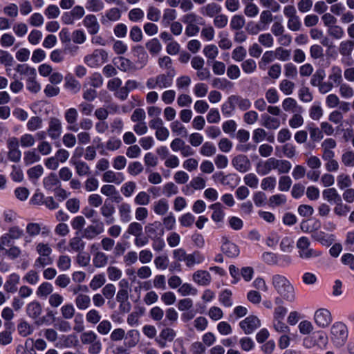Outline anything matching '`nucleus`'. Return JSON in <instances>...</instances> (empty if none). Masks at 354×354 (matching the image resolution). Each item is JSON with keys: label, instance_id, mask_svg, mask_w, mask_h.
I'll use <instances>...</instances> for the list:
<instances>
[{"label": "nucleus", "instance_id": "obj_1", "mask_svg": "<svg viewBox=\"0 0 354 354\" xmlns=\"http://www.w3.org/2000/svg\"><path fill=\"white\" fill-rule=\"evenodd\" d=\"M271 283L273 288L282 299L289 302L295 299V289L290 281L284 276L279 274L272 277Z\"/></svg>", "mask_w": 354, "mask_h": 354}, {"label": "nucleus", "instance_id": "obj_2", "mask_svg": "<svg viewBox=\"0 0 354 354\" xmlns=\"http://www.w3.org/2000/svg\"><path fill=\"white\" fill-rule=\"evenodd\" d=\"M330 333L331 341L336 347L339 348L345 344L348 337V329L345 324L335 323L331 327Z\"/></svg>", "mask_w": 354, "mask_h": 354}, {"label": "nucleus", "instance_id": "obj_3", "mask_svg": "<svg viewBox=\"0 0 354 354\" xmlns=\"http://www.w3.org/2000/svg\"><path fill=\"white\" fill-rule=\"evenodd\" d=\"M107 61L108 53L104 49H95L84 58V63L91 68L98 67Z\"/></svg>", "mask_w": 354, "mask_h": 354}, {"label": "nucleus", "instance_id": "obj_4", "mask_svg": "<svg viewBox=\"0 0 354 354\" xmlns=\"http://www.w3.org/2000/svg\"><path fill=\"white\" fill-rule=\"evenodd\" d=\"M314 320L319 327L326 328L332 322L331 314L326 308H319L315 313Z\"/></svg>", "mask_w": 354, "mask_h": 354}, {"label": "nucleus", "instance_id": "obj_5", "mask_svg": "<svg viewBox=\"0 0 354 354\" xmlns=\"http://www.w3.org/2000/svg\"><path fill=\"white\" fill-rule=\"evenodd\" d=\"M62 132V124L61 120L55 117L49 119L47 133L52 140L59 138Z\"/></svg>", "mask_w": 354, "mask_h": 354}, {"label": "nucleus", "instance_id": "obj_6", "mask_svg": "<svg viewBox=\"0 0 354 354\" xmlns=\"http://www.w3.org/2000/svg\"><path fill=\"white\" fill-rule=\"evenodd\" d=\"M239 326L245 334L249 335L260 327L261 322L257 317L250 315L241 321Z\"/></svg>", "mask_w": 354, "mask_h": 354}, {"label": "nucleus", "instance_id": "obj_7", "mask_svg": "<svg viewBox=\"0 0 354 354\" xmlns=\"http://www.w3.org/2000/svg\"><path fill=\"white\" fill-rule=\"evenodd\" d=\"M104 230V228L102 222H100L96 225H89L84 229L82 236L87 240H92L103 233Z\"/></svg>", "mask_w": 354, "mask_h": 354}, {"label": "nucleus", "instance_id": "obj_8", "mask_svg": "<svg viewBox=\"0 0 354 354\" xmlns=\"http://www.w3.org/2000/svg\"><path fill=\"white\" fill-rule=\"evenodd\" d=\"M232 164L234 168L240 172H246L250 169L251 166L248 158L243 154L235 156L232 160Z\"/></svg>", "mask_w": 354, "mask_h": 354}, {"label": "nucleus", "instance_id": "obj_9", "mask_svg": "<svg viewBox=\"0 0 354 354\" xmlns=\"http://www.w3.org/2000/svg\"><path fill=\"white\" fill-rule=\"evenodd\" d=\"M145 230L148 237L151 239L161 236L164 233V229L160 221H154L153 223H148L145 227Z\"/></svg>", "mask_w": 354, "mask_h": 354}, {"label": "nucleus", "instance_id": "obj_10", "mask_svg": "<svg viewBox=\"0 0 354 354\" xmlns=\"http://www.w3.org/2000/svg\"><path fill=\"white\" fill-rule=\"evenodd\" d=\"M83 24L90 35H95L100 30V24L94 15H87L83 19Z\"/></svg>", "mask_w": 354, "mask_h": 354}, {"label": "nucleus", "instance_id": "obj_11", "mask_svg": "<svg viewBox=\"0 0 354 354\" xmlns=\"http://www.w3.org/2000/svg\"><path fill=\"white\" fill-rule=\"evenodd\" d=\"M134 56L137 58L135 64L138 69L142 68L148 62V55L142 46H136L133 48Z\"/></svg>", "mask_w": 354, "mask_h": 354}, {"label": "nucleus", "instance_id": "obj_12", "mask_svg": "<svg viewBox=\"0 0 354 354\" xmlns=\"http://www.w3.org/2000/svg\"><path fill=\"white\" fill-rule=\"evenodd\" d=\"M100 210L102 216L106 218V223L107 225L112 224L114 222L113 214L115 212V209L111 202L105 201L104 204L101 205Z\"/></svg>", "mask_w": 354, "mask_h": 354}, {"label": "nucleus", "instance_id": "obj_13", "mask_svg": "<svg viewBox=\"0 0 354 354\" xmlns=\"http://www.w3.org/2000/svg\"><path fill=\"white\" fill-rule=\"evenodd\" d=\"M71 162L75 167L76 174L79 176H88L91 174V169L88 165L83 160H77L76 153H73Z\"/></svg>", "mask_w": 354, "mask_h": 354}, {"label": "nucleus", "instance_id": "obj_14", "mask_svg": "<svg viewBox=\"0 0 354 354\" xmlns=\"http://www.w3.org/2000/svg\"><path fill=\"white\" fill-rule=\"evenodd\" d=\"M221 6L215 2L206 4L200 8L201 15L212 18L221 12Z\"/></svg>", "mask_w": 354, "mask_h": 354}, {"label": "nucleus", "instance_id": "obj_15", "mask_svg": "<svg viewBox=\"0 0 354 354\" xmlns=\"http://www.w3.org/2000/svg\"><path fill=\"white\" fill-rule=\"evenodd\" d=\"M272 169H275V158H270L264 162H259L257 165V172L265 176L268 174Z\"/></svg>", "mask_w": 354, "mask_h": 354}, {"label": "nucleus", "instance_id": "obj_16", "mask_svg": "<svg viewBox=\"0 0 354 354\" xmlns=\"http://www.w3.org/2000/svg\"><path fill=\"white\" fill-rule=\"evenodd\" d=\"M192 279L199 286H206L210 283L212 277L206 270H197L193 274Z\"/></svg>", "mask_w": 354, "mask_h": 354}, {"label": "nucleus", "instance_id": "obj_17", "mask_svg": "<svg viewBox=\"0 0 354 354\" xmlns=\"http://www.w3.org/2000/svg\"><path fill=\"white\" fill-rule=\"evenodd\" d=\"M43 185L46 189L54 191L61 186L60 181L55 173H50L43 179Z\"/></svg>", "mask_w": 354, "mask_h": 354}, {"label": "nucleus", "instance_id": "obj_18", "mask_svg": "<svg viewBox=\"0 0 354 354\" xmlns=\"http://www.w3.org/2000/svg\"><path fill=\"white\" fill-rule=\"evenodd\" d=\"M232 106H237L241 110L245 111L251 106L250 101L237 95H232L228 99Z\"/></svg>", "mask_w": 354, "mask_h": 354}, {"label": "nucleus", "instance_id": "obj_19", "mask_svg": "<svg viewBox=\"0 0 354 354\" xmlns=\"http://www.w3.org/2000/svg\"><path fill=\"white\" fill-rule=\"evenodd\" d=\"M118 208L121 222L129 223L131 220V205L127 203H122Z\"/></svg>", "mask_w": 354, "mask_h": 354}, {"label": "nucleus", "instance_id": "obj_20", "mask_svg": "<svg viewBox=\"0 0 354 354\" xmlns=\"http://www.w3.org/2000/svg\"><path fill=\"white\" fill-rule=\"evenodd\" d=\"M261 124L268 129H277L280 126V120L272 117L268 113L261 115Z\"/></svg>", "mask_w": 354, "mask_h": 354}, {"label": "nucleus", "instance_id": "obj_21", "mask_svg": "<svg viewBox=\"0 0 354 354\" xmlns=\"http://www.w3.org/2000/svg\"><path fill=\"white\" fill-rule=\"evenodd\" d=\"M42 313V308L40 303L37 301H33L29 303L26 306V313L32 319L38 318Z\"/></svg>", "mask_w": 354, "mask_h": 354}, {"label": "nucleus", "instance_id": "obj_22", "mask_svg": "<svg viewBox=\"0 0 354 354\" xmlns=\"http://www.w3.org/2000/svg\"><path fill=\"white\" fill-rule=\"evenodd\" d=\"M124 177L120 173H115L112 170H107L102 175V180L108 183L120 184Z\"/></svg>", "mask_w": 354, "mask_h": 354}, {"label": "nucleus", "instance_id": "obj_23", "mask_svg": "<svg viewBox=\"0 0 354 354\" xmlns=\"http://www.w3.org/2000/svg\"><path fill=\"white\" fill-rule=\"evenodd\" d=\"M53 292V285L47 281L41 283L37 289L36 295L40 299H46Z\"/></svg>", "mask_w": 354, "mask_h": 354}, {"label": "nucleus", "instance_id": "obj_24", "mask_svg": "<svg viewBox=\"0 0 354 354\" xmlns=\"http://www.w3.org/2000/svg\"><path fill=\"white\" fill-rule=\"evenodd\" d=\"M322 196L324 200L328 201L329 203H334L336 204L339 201H342V198L337 189L334 187L328 188L323 191Z\"/></svg>", "mask_w": 354, "mask_h": 354}, {"label": "nucleus", "instance_id": "obj_25", "mask_svg": "<svg viewBox=\"0 0 354 354\" xmlns=\"http://www.w3.org/2000/svg\"><path fill=\"white\" fill-rule=\"evenodd\" d=\"M19 283V276L13 273L10 274L3 286L4 290L7 292L13 293L17 290V284Z\"/></svg>", "mask_w": 354, "mask_h": 354}, {"label": "nucleus", "instance_id": "obj_26", "mask_svg": "<svg viewBox=\"0 0 354 354\" xmlns=\"http://www.w3.org/2000/svg\"><path fill=\"white\" fill-rule=\"evenodd\" d=\"M313 238L323 245L329 246L335 241L334 235L326 234L324 232H318L313 234Z\"/></svg>", "mask_w": 354, "mask_h": 354}, {"label": "nucleus", "instance_id": "obj_27", "mask_svg": "<svg viewBox=\"0 0 354 354\" xmlns=\"http://www.w3.org/2000/svg\"><path fill=\"white\" fill-rule=\"evenodd\" d=\"M65 88L70 90L73 93H77L81 89L80 83L75 79L73 75L68 74L65 76Z\"/></svg>", "mask_w": 354, "mask_h": 354}, {"label": "nucleus", "instance_id": "obj_28", "mask_svg": "<svg viewBox=\"0 0 354 354\" xmlns=\"http://www.w3.org/2000/svg\"><path fill=\"white\" fill-rule=\"evenodd\" d=\"M109 261V257L104 252L97 251L93 254V264L97 268H104Z\"/></svg>", "mask_w": 354, "mask_h": 354}, {"label": "nucleus", "instance_id": "obj_29", "mask_svg": "<svg viewBox=\"0 0 354 354\" xmlns=\"http://www.w3.org/2000/svg\"><path fill=\"white\" fill-rule=\"evenodd\" d=\"M205 257L198 251H195L192 254H187L185 265L192 268L195 264H199L204 261Z\"/></svg>", "mask_w": 354, "mask_h": 354}, {"label": "nucleus", "instance_id": "obj_30", "mask_svg": "<svg viewBox=\"0 0 354 354\" xmlns=\"http://www.w3.org/2000/svg\"><path fill=\"white\" fill-rule=\"evenodd\" d=\"M354 49V40L347 39L340 42L339 53L344 57L350 56Z\"/></svg>", "mask_w": 354, "mask_h": 354}, {"label": "nucleus", "instance_id": "obj_31", "mask_svg": "<svg viewBox=\"0 0 354 354\" xmlns=\"http://www.w3.org/2000/svg\"><path fill=\"white\" fill-rule=\"evenodd\" d=\"M120 66L118 68L123 72H132L139 70L135 63L124 57H119Z\"/></svg>", "mask_w": 354, "mask_h": 354}, {"label": "nucleus", "instance_id": "obj_32", "mask_svg": "<svg viewBox=\"0 0 354 354\" xmlns=\"http://www.w3.org/2000/svg\"><path fill=\"white\" fill-rule=\"evenodd\" d=\"M68 246L71 251L82 252L85 248V242L80 236H75L69 240Z\"/></svg>", "mask_w": 354, "mask_h": 354}, {"label": "nucleus", "instance_id": "obj_33", "mask_svg": "<svg viewBox=\"0 0 354 354\" xmlns=\"http://www.w3.org/2000/svg\"><path fill=\"white\" fill-rule=\"evenodd\" d=\"M221 248L223 252L229 257H235L239 253L237 245L229 241H225Z\"/></svg>", "mask_w": 354, "mask_h": 354}, {"label": "nucleus", "instance_id": "obj_34", "mask_svg": "<svg viewBox=\"0 0 354 354\" xmlns=\"http://www.w3.org/2000/svg\"><path fill=\"white\" fill-rule=\"evenodd\" d=\"M209 208L213 210L212 214V219L215 222H221L223 220L225 213L223 210V205L221 203H216L209 206Z\"/></svg>", "mask_w": 354, "mask_h": 354}, {"label": "nucleus", "instance_id": "obj_35", "mask_svg": "<svg viewBox=\"0 0 354 354\" xmlns=\"http://www.w3.org/2000/svg\"><path fill=\"white\" fill-rule=\"evenodd\" d=\"M75 303L79 310H86L91 304V298L87 295L80 293L76 297Z\"/></svg>", "mask_w": 354, "mask_h": 354}, {"label": "nucleus", "instance_id": "obj_36", "mask_svg": "<svg viewBox=\"0 0 354 354\" xmlns=\"http://www.w3.org/2000/svg\"><path fill=\"white\" fill-rule=\"evenodd\" d=\"M173 75L160 74L156 77L157 87L160 89L169 88L172 84Z\"/></svg>", "mask_w": 354, "mask_h": 354}, {"label": "nucleus", "instance_id": "obj_37", "mask_svg": "<svg viewBox=\"0 0 354 354\" xmlns=\"http://www.w3.org/2000/svg\"><path fill=\"white\" fill-rule=\"evenodd\" d=\"M169 210V203L165 198H161L154 203L153 211L158 215H165Z\"/></svg>", "mask_w": 354, "mask_h": 354}, {"label": "nucleus", "instance_id": "obj_38", "mask_svg": "<svg viewBox=\"0 0 354 354\" xmlns=\"http://www.w3.org/2000/svg\"><path fill=\"white\" fill-rule=\"evenodd\" d=\"M106 283V277L104 274H95L91 279L89 287L92 290H97L102 287Z\"/></svg>", "mask_w": 354, "mask_h": 354}, {"label": "nucleus", "instance_id": "obj_39", "mask_svg": "<svg viewBox=\"0 0 354 354\" xmlns=\"http://www.w3.org/2000/svg\"><path fill=\"white\" fill-rule=\"evenodd\" d=\"M279 88L283 94L290 95L295 90V84L288 79H284L280 82Z\"/></svg>", "mask_w": 354, "mask_h": 354}, {"label": "nucleus", "instance_id": "obj_40", "mask_svg": "<svg viewBox=\"0 0 354 354\" xmlns=\"http://www.w3.org/2000/svg\"><path fill=\"white\" fill-rule=\"evenodd\" d=\"M315 346L320 348H326L328 344V336L323 332L319 331L313 333Z\"/></svg>", "mask_w": 354, "mask_h": 354}, {"label": "nucleus", "instance_id": "obj_41", "mask_svg": "<svg viewBox=\"0 0 354 354\" xmlns=\"http://www.w3.org/2000/svg\"><path fill=\"white\" fill-rule=\"evenodd\" d=\"M299 257L303 259H309L310 258H316L322 254V252L313 248H307L299 250Z\"/></svg>", "mask_w": 354, "mask_h": 354}, {"label": "nucleus", "instance_id": "obj_42", "mask_svg": "<svg viewBox=\"0 0 354 354\" xmlns=\"http://www.w3.org/2000/svg\"><path fill=\"white\" fill-rule=\"evenodd\" d=\"M170 128L172 132L177 136L187 137L188 135L187 129L178 120L173 121L170 124Z\"/></svg>", "mask_w": 354, "mask_h": 354}, {"label": "nucleus", "instance_id": "obj_43", "mask_svg": "<svg viewBox=\"0 0 354 354\" xmlns=\"http://www.w3.org/2000/svg\"><path fill=\"white\" fill-rule=\"evenodd\" d=\"M53 258L50 256H40L35 259L34 263V268L36 269L44 268L47 266L53 263Z\"/></svg>", "mask_w": 354, "mask_h": 354}, {"label": "nucleus", "instance_id": "obj_44", "mask_svg": "<svg viewBox=\"0 0 354 354\" xmlns=\"http://www.w3.org/2000/svg\"><path fill=\"white\" fill-rule=\"evenodd\" d=\"M17 331L21 336L27 337L33 332V328L26 321H21L17 325Z\"/></svg>", "mask_w": 354, "mask_h": 354}, {"label": "nucleus", "instance_id": "obj_45", "mask_svg": "<svg viewBox=\"0 0 354 354\" xmlns=\"http://www.w3.org/2000/svg\"><path fill=\"white\" fill-rule=\"evenodd\" d=\"M71 266V259L68 255H60L57 261V266L62 271L68 270Z\"/></svg>", "mask_w": 354, "mask_h": 354}, {"label": "nucleus", "instance_id": "obj_46", "mask_svg": "<svg viewBox=\"0 0 354 354\" xmlns=\"http://www.w3.org/2000/svg\"><path fill=\"white\" fill-rule=\"evenodd\" d=\"M245 24L244 17L242 15H236L233 16L230 21V28L232 30H239Z\"/></svg>", "mask_w": 354, "mask_h": 354}, {"label": "nucleus", "instance_id": "obj_47", "mask_svg": "<svg viewBox=\"0 0 354 354\" xmlns=\"http://www.w3.org/2000/svg\"><path fill=\"white\" fill-rule=\"evenodd\" d=\"M150 201V196L144 191L140 192L134 198L135 204L140 206H145L149 205Z\"/></svg>", "mask_w": 354, "mask_h": 354}, {"label": "nucleus", "instance_id": "obj_48", "mask_svg": "<svg viewBox=\"0 0 354 354\" xmlns=\"http://www.w3.org/2000/svg\"><path fill=\"white\" fill-rule=\"evenodd\" d=\"M64 297L58 292H53L48 297V304L53 308L59 307L64 302Z\"/></svg>", "mask_w": 354, "mask_h": 354}, {"label": "nucleus", "instance_id": "obj_49", "mask_svg": "<svg viewBox=\"0 0 354 354\" xmlns=\"http://www.w3.org/2000/svg\"><path fill=\"white\" fill-rule=\"evenodd\" d=\"M276 59L281 62H287L290 59L291 51L282 47H278L274 50Z\"/></svg>", "mask_w": 354, "mask_h": 354}, {"label": "nucleus", "instance_id": "obj_50", "mask_svg": "<svg viewBox=\"0 0 354 354\" xmlns=\"http://www.w3.org/2000/svg\"><path fill=\"white\" fill-rule=\"evenodd\" d=\"M337 186L340 189L350 188L352 181L348 175L341 174L337 177Z\"/></svg>", "mask_w": 354, "mask_h": 354}, {"label": "nucleus", "instance_id": "obj_51", "mask_svg": "<svg viewBox=\"0 0 354 354\" xmlns=\"http://www.w3.org/2000/svg\"><path fill=\"white\" fill-rule=\"evenodd\" d=\"M327 33L333 39H340L344 35V29L338 25H333L328 28Z\"/></svg>", "mask_w": 354, "mask_h": 354}, {"label": "nucleus", "instance_id": "obj_52", "mask_svg": "<svg viewBox=\"0 0 354 354\" xmlns=\"http://www.w3.org/2000/svg\"><path fill=\"white\" fill-rule=\"evenodd\" d=\"M291 167V164L289 161L275 158V169H277L279 174H286L289 172Z\"/></svg>", "mask_w": 354, "mask_h": 354}, {"label": "nucleus", "instance_id": "obj_53", "mask_svg": "<svg viewBox=\"0 0 354 354\" xmlns=\"http://www.w3.org/2000/svg\"><path fill=\"white\" fill-rule=\"evenodd\" d=\"M216 152L215 145L209 142H205L200 149V153L204 156H212Z\"/></svg>", "mask_w": 354, "mask_h": 354}, {"label": "nucleus", "instance_id": "obj_54", "mask_svg": "<svg viewBox=\"0 0 354 354\" xmlns=\"http://www.w3.org/2000/svg\"><path fill=\"white\" fill-rule=\"evenodd\" d=\"M326 76L324 69H317L313 75L310 80V84L313 86H319L322 82Z\"/></svg>", "mask_w": 354, "mask_h": 354}, {"label": "nucleus", "instance_id": "obj_55", "mask_svg": "<svg viewBox=\"0 0 354 354\" xmlns=\"http://www.w3.org/2000/svg\"><path fill=\"white\" fill-rule=\"evenodd\" d=\"M43 120L39 116L31 117L27 122V128L30 131H36L42 127Z\"/></svg>", "mask_w": 354, "mask_h": 354}, {"label": "nucleus", "instance_id": "obj_56", "mask_svg": "<svg viewBox=\"0 0 354 354\" xmlns=\"http://www.w3.org/2000/svg\"><path fill=\"white\" fill-rule=\"evenodd\" d=\"M307 129L310 132V136L312 140L319 141L324 138L322 131L315 127L313 124H308Z\"/></svg>", "mask_w": 354, "mask_h": 354}, {"label": "nucleus", "instance_id": "obj_57", "mask_svg": "<svg viewBox=\"0 0 354 354\" xmlns=\"http://www.w3.org/2000/svg\"><path fill=\"white\" fill-rule=\"evenodd\" d=\"M274 59H276L274 51L270 50L265 52L259 63V67L264 69L266 66Z\"/></svg>", "mask_w": 354, "mask_h": 354}, {"label": "nucleus", "instance_id": "obj_58", "mask_svg": "<svg viewBox=\"0 0 354 354\" xmlns=\"http://www.w3.org/2000/svg\"><path fill=\"white\" fill-rule=\"evenodd\" d=\"M350 209V207L344 204L342 200L335 204L333 212L338 216H345L348 212H349Z\"/></svg>", "mask_w": 354, "mask_h": 354}, {"label": "nucleus", "instance_id": "obj_59", "mask_svg": "<svg viewBox=\"0 0 354 354\" xmlns=\"http://www.w3.org/2000/svg\"><path fill=\"white\" fill-rule=\"evenodd\" d=\"M35 250L40 256H50L53 251L48 243L43 242L38 243L36 245Z\"/></svg>", "mask_w": 354, "mask_h": 354}, {"label": "nucleus", "instance_id": "obj_60", "mask_svg": "<svg viewBox=\"0 0 354 354\" xmlns=\"http://www.w3.org/2000/svg\"><path fill=\"white\" fill-rule=\"evenodd\" d=\"M282 108L285 111L296 112L298 108L297 102L293 98H286L282 102Z\"/></svg>", "mask_w": 354, "mask_h": 354}, {"label": "nucleus", "instance_id": "obj_61", "mask_svg": "<svg viewBox=\"0 0 354 354\" xmlns=\"http://www.w3.org/2000/svg\"><path fill=\"white\" fill-rule=\"evenodd\" d=\"M136 189V184L133 181H128L121 187L122 194L127 198L130 197Z\"/></svg>", "mask_w": 354, "mask_h": 354}, {"label": "nucleus", "instance_id": "obj_62", "mask_svg": "<svg viewBox=\"0 0 354 354\" xmlns=\"http://www.w3.org/2000/svg\"><path fill=\"white\" fill-rule=\"evenodd\" d=\"M127 232L135 237L138 236L142 233V226L138 222H132L128 225Z\"/></svg>", "mask_w": 354, "mask_h": 354}, {"label": "nucleus", "instance_id": "obj_63", "mask_svg": "<svg viewBox=\"0 0 354 354\" xmlns=\"http://www.w3.org/2000/svg\"><path fill=\"white\" fill-rule=\"evenodd\" d=\"M241 68L244 73L251 74L257 69V64L252 59H248L241 63Z\"/></svg>", "mask_w": 354, "mask_h": 354}, {"label": "nucleus", "instance_id": "obj_64", "mask_svg": "<svg viewBox=\"0 0 354 354\" xmlns=\"http://www.w3.org/2000/svg\"><path fill=\"white\" fill-rule=\"evenodd\" d=\"M60 311L64 319H70L73 317L75 310L71 304H66L61 307Z\"/></svg>", "mask_w": 354, "mask_h": 354}]
</instances>
